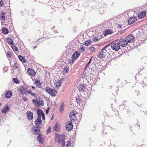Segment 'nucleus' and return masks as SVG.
I'll return each mask as SVG.
<instances>
[{
	"label": "nucleus",
	"instance_id": "nucleus-47",
	"mask_svg": "<svg viewBox=\"0 0 147 147\" xmlns=\"http://www.w3.org/2000/svg\"><path fill=\"white\" fill-rule=\"evenodd\" d=\"M61 80H60L59 82L58 83V85L59 87L60 86L61 84Z\"/></svg>",
	"mask_w": 147,
	"mask_h": 147
},
{
	"label": "nucleus",
	"instance_id": "nucleus-37",
	"mask_svg": "<svg viewBox=\"0 0 147 147\" xmlns=\"http://www.w3.org/2000/svg\"><path fill=\"white\" fill-rule=\"evenodd\" d=\"M125 105H126L125 103H124L121 104V105H120L119 107H120V109H123L125 107Z\"/></svg>",
	"mask_w": 147,
	"mask_h": 147
},
{
	"label": "nucleus",
	"instance_id": "nucleus-3",
	"mask_svg": "<svg viewBox=\"0 0 147 147\" xmlns=\"http://www.w3.org/2000/svg\"><path fill=\"white\" fill-rule=\"evenodd\" d=\"M45 89L46 91L51 96H54L56 95V92L55 89H51L49 87H46Z\"/></svg>",
	"mask_w": 147,
	"mask_h": 147
},
{
	"label": "nucleus",
	"instance_id": "nucleus-13",
	"mask_svg": "<svg viewBox=\"0 0 147 147\" xmlns=\"http://www.w3.org/2000/svg\"><path fill=\"white\" fill-rule=\"evenodd\" d=\"M10 108L7 105H6L2 109L1 112L3 113H7L9 110Z\"/></svg>",
	"mask_w": 147,
	"mask_h": 147
},
{
	"label": "nucleus",
	"instance_id": "nucleus-61",
	"mask_svg": "<svg viewBox=\"0 0 147 147\" xmlns=\"http://www.w3.org/2000/svg\"><path fill=\"white\" fill-rule=\"evenodd\" d=\"M53 119V117H52L51 118V120H52Z\"/></svg>",
	"mask_w": 147,
	"mask_h": 147
},
{
	"label": "nucleus",
	"instance_id": "nucleus-7",
	"mask_svg": "<svg viewBox=\"0 0 147 147\" xmlns=\"http://www.w3.org/2000/svg\"><path fill=\"white\" fill-rule=\"evenodd\" d=\"M118 42L120 46H121L123 47H126L128 44L126 40L124 38L119 39Z\"/></svg>",
	"mask_w": 147,
	"mask_h": 147
},
{
	"label": "nucleus",
	"instance_id": "nucleus-9",
	"mask_svg": "<svg viewBox=\"0 0 147 147\" xmlns=\"http://www.w3.org/2000/svg\"><path fill=\"white\" fill-rule=\"evenodd\" d=\"M73 125L71 122L68 121L66 124V129L68 131H71L73 128Z\"/></svg>",
	"mask_w": 147,
	"mask_h": 147
},
{
	"label": "nucleus",
	"instance_id": "nucleus-25",
	"mask_svg": "<svg viewBox=\"0 0 147 147\" xmlns=\"http://www.w3.org/2000/svg\"><path fill=\"white\" fill-rule=\"evenodd\" d=\"M2 31L3 34H7L8 32V30L6 28H3L2 29Z\"/></svg>",
	"mask_w": 147,
	"mask_h": 147
},
{
	"label": "nucleus",
	"instance_id": "nucleus-63",
	"mask_svg": "<svg viewBox=\"0 0 147 147\" xmlns=\"http://www.w3.org/2000/svg\"><path fill=\"white\" fill-rule=\"evenodd\" d=\"M1 104H2L1 103H0V107L1 106Z\"/></svg>",
	"mask_w": 147,
	"mask_h": 147
},
{
	"label": "nucleus",
	"instance_id": "nucleus-19",
	"mask_svg": "<svg viewBox=\"0 0 147 147\" xmlns=\"http://www.w3.org/2000/svg\"><path fill=\"white\" fill-rule=\"evenodd\" d=\"M42 123L41 120L37 119L35 121V124L36 127L37 128H38L40 126V125H41Z\"/></svg>",
	"mask_w": 147,
	"mask_h": 147
},
{
	"label": "nucleus",
	"instance_id": "nucleus-46",
	"mask_svg": "<svg viewBox=\"0 0 147 147\" xmlns=\"http://www.w3.org/2000/svg\"><path fill=\"white\" fill-rule=\"evenodd\" d=\"M41 115H38V117L37 119L41 120Z\"/></svg>",
	"mask_w": 147,
	"mask_h": 147
},
{
	"label": "nucleus",
	"instance_id": "nucleus-52",
	"mask_svg": "<svg viewBox=\"0 0 147 147\" xmlns=\"http://www.w3.org/2000/svg\"><path fill=\"white\" fill-rule=\"evenodd\" d=\"M92 57L90 59L89 62H88V64H89L90 63L91 60L92 59Z\"/></svg>",
	"mask_w": 147,
	"mask_h": 147
},
{
	"label": "nucleus",
	"instance_id": "nucleus-21",
	"mask_svg": "<svg viewBox=\"0 0 147 147\" xmlns=\"http://www.w3.org/2000/svg\"><path fill=\"white\" fill-rule=\"evenodd\" d=\"M7 42L11 46L13 45L14 43L11 38L8 37L6 39Z\"/></svg>",
	"mask_w": 147,
	"mask_h": 147
},
{
	"label": "nucleus",
	"instance_id": "nucleus-23",
	"mask_svg": "<svg viewBox=\"0 0 147 147\" xmlns=\"http://www.w3.org/2000/svg\"><path fill=\"white\" fill-rule=\"evenodd\" d=\"M35 84H36L37 86L40 88L41 87V85L42 84V83H40V81L38 80H36L35 81Z\"/></svg>",
	"mask_w": 147,
	"mask_h": 147
},
{
	"label": "nucleus",
	"instance_id": "nucleus-51",
	"mask_svg": "<svg viewBox=\"0 0 147 147\" xmlns=\"http://www.w3.org/2000/svg\"><path fill=\"white\" fill-rule=\"evenodd\" d=\"M49 108L47 110H46V113L47 114L49 113Z\"/></svg>",
	"mask_w": 147,
	"mask_h": 147
},
{
	"label": "nucleus",
	"instance_id": "nucleus-57",
	"mask_svg": "<svg viewBox=\"0 0 147 147\" xmlns=\"http://www.w3.org/2000/svg\"><path fill=\"white\" fill-rule=\"evenodd\" d=\"M57 30H55L54 31V32L55 33H57Z\"/></svg>",
	"mask_w": 147,
	"mask_h": 147
},
{
	"label": "nucleus",
	"instance_id": "nucleus-38",
	"mask_svg": "<svg viewBox=\"0 0 147 147\" xmlns=\"http://www.w3.org/2000/svg\"><path fill=\"white\" fill-rule=\"evenodd\" d=\"M96 49L94 47H91L89 49V51H94Z\"/></svg>",
	"mask_w": 147,
	"mask_h": 147
},
{
	"label": "nucleus",
	"instance_id": "nucleus-49",
	"mask_svg": "<svg viewBox=\"0 0 147 147\" xmlns=\"http://www.w3.org/2000/svg\"><path fill=\"white\" fill-rule=\"evenodd\" d=\"M42 120H45V115L44 114L42 115Z\"/></svg>",
	"mask_w": 147,
	"mask_h": 147
},
{
	"label": "nucleus",
	"instance_id": "nucleus-1",
	"mask_svg": "<svg viewBox=\"0 0 147 147\" xmlns=\"http://www.w3.org/2000/svg\"><path fill=\"white\" fill-rule=\"evenodd\" d=\"M65 136L63 134L60 135L59 134L56 133L55 142L61 144L64 141Z\"/></svg>",
	"mask_w": 147,
	"mask_h": 147
},
{
	"label": "nucleus",
	"instance_id": "nucleus-16",
	"mask_svg": "<svg viewBox=\"0 0 147 147\" xmlns=\"http://www.w3.org/2000/svg\"><path fill=\"white\" fill-rule=\"evenodd\" d=\"M27 72L28 74L31 76H34L36 74L35 71L33 69L30 68L28 69Z\"/></svg>",
	"mask_w": 147,
	"mask_h": 147
},
{
	"label": "nucleus",
	"instance_id": "nucleus-34",
	"mask_svg": "<svg viewBox=\"0 0 147 147\" xmlns=\"http://www.w3.org/2000/svg\"><path fill=\"white\" fill-rule=\"evenodd\" d=\"M53 130L57 132H59L60 129L59 127L57 125H56L53 128Z\"/></svg>",
	"mask_w": 147,
	"mask_h": 147
},
{
	"label": "nucleus",
	"instance_id": "nucleus-20",
	"mask_svg": "<svg viewBox=\"0 0 147 147\" xmlns=\"http://www.w3.org/2000/svg\"><path fill=\"white\" fill-rule=\"evenodd\" d=\"M12 95V92L11 91L9 90L5 93V97L7 98H10Z\"/></svg>",
	"mask_w": 147,
	"mask_h": 147
},
{
	"label": "nucleus",
	"instance_id": "nucleus-43",
	"mask_svg": "<svg viewBox=\"0 0 147 147\" xmlns=\"http://www.w3.org/2000/svg\"><path fill=\"white\" fill-rule=\"evenodd\" d=\"M27 93H28V94L31 95V94L32 93V91L31 90H27Z\"/></svg>",
	"mask_w": 147,
	"mask_h": 147
},
{
	"label": "nucleus",
	"instance_id": "nucleus-55",
	"mask_svg": "<svg viewBox=\"0 0 147 147\" xmlns=\"http://www.w3.org/2000/svg\"><path fill=\"white\" fill-rule=\"evenodd\" d=\"M107 128L109 129H111V127L109 126L107 127Z\"/></svg>",
	"mask_w": 147,
	"mask_h": 147
},
{
	"label": "nucleus",
	"instance_id": "nucleus-30",
	"mask_svg": "<svg viewBox=\"0 0 147 147\" xmlns=\"http://www.w3.org/2000/svg\"><path fill=\"white\" fill-rule=\"evenodd\" d=\"M85 49V47L82 45H81L79 48V51L81 52H83Z\"/></svg>",
	"mask_w": 147,
	"mask_h": 147
},
{
	"label": "nucleus",
	"instance_id": "nucleus-28",
	"mask_svg": "<svg viewBox=\"0 0 147 147\" xmlns=\"http://www.w3.org/2000/svg\"><path fill=\"white\" fill-rule=\"evenodd\" d=\"M64 108V105L63 103L61 104L59 109V111L61 112H62Z\"/></svg>",
	"mask_w": 147,
	"mask_h": 147
},
{
	"label": "nucleus",
	"instance_id": "nucleus-45",
	"mask_svg": "<svg viewBox=\"0 0 147 147\" xmlns=\"http://www.w3.org/2000/svg\"><path fill=\"white\" fill-rule=\"evenodd\" d=\"M61 147H64V146H65V144L64 141L63 142H61Z\"/></svg>",
	"mask_w": 147,
	"mask_h": 147
},
{
	"label": "nucleus",
	"instance_id": "nucleus-62",
	"mask_svg": "<svg viewBox=\"0 0 147 147\" xmlns=\"http://www.w3.org/2000/svg\"><path fill=\"white\" fill-rule=\"evenodd\" d=\"M116 41H117V42H118V40H116Z\"/></svg>",
	"mask_w": 147,
	"mask_h": 147
},
{
	"label": "nucleus",
	"instance_id": "nucleus-31",
	"mask_svg": "<svg viewBox=\"0 0 147 147\" xmlns=\"http://www.w3.org/2000/svg\"><path fill=\"white\" fill-rule=\"evenodd\" d=\"M75 61V60L74 59H73L71 58V59H69L68 60V63H69V64H70L71 65H72L74 62Z\"/></svg>",
	"mask_w": 147,
	"mask_h": 147
},
{
	"label": "nucleus",
	"instance_id": "nucleus-44",
	"mask_svg": "<svg viewBox=\"0 0 147 147\" xmlns=\"http://www.w3.org/2000/svg\"><path fill=\"white\" fill-rule=\"evenodd\" d=\"M50 128H49L47 130V131H46V133L47 134H49V133H50Z\"/></svg>",
	"mask_w": 147,
	"mask_h": 147
},
{
	"label": "nucleus",
	"instance_id": "nucleus-39",
	"mask_svg": "<svg viewBox=\"0 0 147 147\" xmlns=\"http://www.w3.org/2000/svg\"><path fill=\"white\" fill-rule=\"evenodd\" d=\"M3 0H1L0 1V7H2L3 5Z\"/></svg>",
	"mask_w": 147,
	"mask_h": 147
},
{
	"label": "nucleus",
	"instance_id": "nucleus-58",
	"mask_svg": "<svg viewBox=\"0 0 147 147\" xmlns=\"http://www.w3.org/2000/svg\"><path fill=\"white\" fill-rule=\"evenodd\" d=\"M32 87L33 89H34L35 88V87L34 86H32Z\"/></svg>",
	"mask_w": 147,
	"mask_h": 147
},
{
	"label": "nucleus",
	"instance_id": "nucleus-22",
	"mask_svg": "<svg viewBox=\"0 0 147 147\" xmlns=\"http://www.w3.org/2000/svg\"><path fill=\"white\" fill-rule=\"evenodd\" d=\"M112 33V31L109 29L105 30L103 34L105 36H106L109 34H111Z\"/></svg>",
	"mask_w": 147,
	"mask_h": 147
},
{
	"label": "nucleus",
	"instance_id": "nucleus-29",
	"mask_svg": "<svg viewBox=\"0 0 147 147\" xmlns=\"http://www.w3.org/2000/svg\"><path fill=\"white\" fill-rule=\"evenodd\" d=\"M37 113L38 115H41V116L44 114V113L41 110L39 109H38L37 110Z\"/></svg>",
	"mask_w": 147,
	"mask_h": 147
},
{
	"label": "nucleus",
	"instance_id": "nucleus-33",
	"mask_svg": "<svg viewBox=\"0 0 147 147\" xmlns=\"http://www.w3.org/2000/svg\"><path fill=\"white\" fill-rule=\"evenodd\" d=\"M91 42V40H87L86 41H85L84 45L85 46H87L90 44Z\"/></svg>",
	"mask_w": 147,
	"mask_h": 147
},
{
	"label": "nucleus",
	"instance_id": "nucleus-42",
	"mask_svg": "<svg viewBox=\"0 0 147 147\" xmlns=\"http://www.w3.org/2000/svg\"><path fill=\"white\" fill-rule=\"evenodd\" d=\"M23 99L24 101H27L28 100V98H27L25 97L24 96L23 97Z\"/></svg>",
	"mask_w": 147,
	"mask_h": 147
},
{
	"label": "nucleus",
	"instance_id": "nucleus-2",
	"mask_svg": "<svg viewBox=\"0 0 147 147\" xmlns=\"http://www.w3.org/2000/svg\"><path fill=\"white\" fill-rule=\"evenodd\" d=\"M33 134L36 135H38L37 136V140L39 143L42 144V135L40 134V129H34L33 131Z\"/></svg>",
	"mask_w": 147,
	"mask_h": 147
},
{
	"label": "nucleus",
	"instance_id": "nucleus-4",
	"mask_svg": "<svg viewBox=\"0 0 147 147\" xmlns=\"http://www.w3.org/2000/svg\"><path fill=\"white\" fill-rule=\"evenodd\" d=\"M109 53L103 47L101 51L99 53L98 57L102 59L105 57L106 55H109Z\"/></svg>",
	"mask_w": 147,
	"mask_h": 147
},
{
	"label": "nucleus",
	"instance_id": "nucleus-41",
	"mask_svg": "<svg viewBox=\"0 0 147 147\" xmlns=\"http://www.w3.org/2000/svg\"><path fill=\"white\" fill-rule=\"evenodd\" d=\"M13 67L14 68V69H16L18 68L17 66H16V63H15Z\"/></svg>",
	"mask_w": 147,
	"mask_h": 147
},
{
	"label": "nucleus",
	"instance_id": "nucleus-11",
	"mask_svg": "<svg viewBox=\"0 0 147 147\" xmlns=\"http://www.w3.org/2000/svg\"><path fill=\"white\" fill-rule=\"evenodd\" d=\"M80 55V53L78 51H76L73 54L71 57V58L73 59H74L75 61L78 58Z\"/></svg>",
	"mask_w": 147,
	"mask_h": 147
},
{
	"label": "nucleus",
	"instance_id": "nucleus-59",
	"mask_svg": "<svg viewBox=\"0 0 147 147\" xmlns=\"http://www.w3.org/2000/svg\"><path fill=\"white\" fill-rule=\"evenodd\" d=\"M55 26H53L52 28L51 29H53L54 28H55Z\"/></svg>",
	"mask_w": 147,
	"mask_h": 147
},
{
	"label": "nucleus",
	"instance_id": "nucleus-17",
	"mask_svg": "<svg viewBox=\"0 0 147 147\" xmlns=\"http://www.w3.org/2000/svg\"><path fill=\"white\" fill-rule=\"evenodd\" d=\"M146 12L145 11H143L142 12L139 13L138 15V17L139 19H141L144 18L146 16Z\"/></svg>",
	"mask_w": 147,
	"mask_h": 147
},
{
	"label": "nucleus",
	"instance_id": "nucleus-14",
	"mask_svg": "<svg viewBox=\"0 0 147 147\" xmlns=\"http://www.w3.org/2000/svg\"><path fill=\"white\" fill-rule=\"evenodd\" d=\"M0 18L1 23H4L5 17V13L3 12V11L0 14Z\"/></svg>",
	"mask_w": 147,
	"mask_h": 147
},
{
	"label": "nucleus",
	"instance_id": "nucleus-56",
	"mask_svg": "<svg viewBox=\"0 0 147 147\" xmlns=\"http://www.w3.org/2000/svg\"><path fill=\"white\" fill-rule=\"evenodd\" d=\"M69 146H70V145H69V144H67L66 145V147H69Z\"/></svg>",
	"mask_w": 147,
	"mask_h": 147
},
{
	"label": "nucleus",
	"instance_id": "nucleus-32",
	"mask_svg": "<svg viewBox=\"0 0 147 147\" xmlns=\"http://www.w3.org/2000/svg\"><path fill=\"white\" fill-rule=\"evenodd\" d=\"M37 103L39 105L41 106H43L44 105V103L43 100H41L38 101Z\"/></svg>",
	"mask_w": 147,
	"mask_h": 147
},
{
	"label": "nucleus",
	"instance_id": "nucleus-50",
	"mask_svg": "<svg viewBox=\"0 0 147 147\" xmlns=\"http://www.w3.org/2000/svg\"><path fill=\"white\" fill-rule=\"evenodd\" d=\"M36 93H32L31 94V95L32 96H33L34 97H36Z\"/></svg>",
	"mask_w": 147,
	"mask_h": 147
},
{
	"label": "nucleus",
	"instance_id": "nucleus-36",
	"mask_svg": "<svg viewBox=\"0 0 147 147\" xmlns=\"http://www.w3.org/2000/svg\"><path fill=\"white\" fill-rule=\"evenodd\" d=\"M13 80L14 83L16 84L19 83V81L17 78H13Z\"/></svg>",
	"mask_w": 147,
	"mask_h": 147
},
{
	"label": "nucleus",
	"instance_id": "nucleus-40",
	"mask_svg": "<svg viewBox=\"0 0 147 147\" xmlns=\"http://www.w3.org/2000/svg\"><path fill=\"white\" fill-rule=\"evenodd\" d=\"M81 102V101L80 100L79 98L78 97V98H76V102L78 104L80 103V102Z\"/></svg>",
	"mask_w": 147,
	"mask_h": 147
},
{
	"label": "nucleus",
	"instance_id": "nucleus-64",
	"mask_svg": "<svg viewBox=\"0 0 147 147\" xmlns=\"http://www.w3.org/2000/svg\"><path fill=\"white\" fill-rule=\"evenodd\" d=\"M146 114H147V113H146Z\"/></svg>",
	"mask_w": 147,
	"mask_h": 147
},
{
	"label": "nucleus",
	"instance_id": "nucleus-8",
	"mask_svg": "<svg viewBox=\"0 0 147 147\" xmlns=\"http://www.w3.org/2000/svg\"><path fill=\"white\" fill-rule=\"evenodd\" d=\"M19 90L20 92L22 95H24V94H25L26 95H28V94L27 92V89L26 88L21 87L20 88Z\"/></svg>",
	"mask_w": 147,
	"mask_h": 147
},
{
	"label": "nucleus",
	"instance_id": "nucleus-24",
	"mask_svg": "<svg viewBox=\"0 0 147 147\" xmlns=\"http://www.w3.org/2000/svg\"><path fill=\"white\" fill-rule=\"evenodd\" d=\"M18 58L19 60L22 62H26V60L21 55H19L18 56Z\"/></svg>",
	"mask_w": 147,
	"mask_h": 147
},
{
	"label": "nucleus",
	"instance_id": "nucleus-26",
	"mask_svg": "<svg viewBox=\"0 0 147 147\" xmlns=\"http://www.w3.org/2000/svg\"><path fill=\"white\" fill-rule=\"evenodd\" d=\"M110 47H111L110 43L105 46L104 47V48L109 53V52L110 51V48H109Z\"/></svg>",
	"mask_w": 147,
	"mask_h": 147
},
{
	"label": "nucleus",
	"instance_id": "nucleus-6",
	"mask_svg": "<svg viewBox=\"0 0 147 147\" xmlns=\"http://www.w3.org/2000/svg\"><path fill=\"white\" fill-rule=\"evenodd\" d=\"M126 39L128 43H133L134 42L135 37L133 35L130 34L126 37Z\"/></svg>",
	"mask_w": 147,
	"mask_h": 147
},
{
	"label": "nucleus",
	"instance_id": "nucleus-60",
	"mask_svg": "<svg viewBox=\"0 0 147 147\" xmlns=\"http://www.w3.org/2000/svg\"><path fill=\"white\" fill-rule=\"evenodd\" d=\"M36 46L34 47H33V48H34V49H36Z\"/></svg>",
	"mask_w": 147,
	"mask_h": 147
},
{
	"label": "nucleus",
	"instance_id": "nucleus-54",
	"mask_svg": "<svg viewBox=\"0 0 147 147\" xmlns=\"http://www.w3.org/2000/svg\"><path fill=\"white\" fill-rule=\"evenodd\" d=\"M89 64H88V63L86 65V66L85 67V68L86 69V68L88 66Z\"/></svg>",
	"mask_w": 147,
	"mask_h": 147
},
{
	"label": "nucleus",
	"instance_id": "nucleus-5",
	"mask_svg": "<svg viewBox=\"0 0 147 147\" xmlns=\"http://www.w3.org/2000/svg\"><path fill=\"white\" fill-rule=\"evenodd\" d=\"M110 44L112 49L115 51H118L120 49V46L119 43L112 42Z\"/></svg>",
	"mask_w": 147,
	"mask_h": 147
},
{
	"label": "nucleus",
	"instance_id": "nucleus-35",
	"mask_svg": "<svg viewBox=\"0 0 147 147\" xmlns=\"http://www.w3.org/2000/svg\"><path fill=\"white\" fill-rule=\"evenodd\" d=\"M11 47L13 51H14L15 52L18 51V48L15 45L12 46Z\"/></svg>",
	"mask_w": 147,
	"mask_h": 147
},
{
	"label": "nucleus",
	"instance_id": "nucleus-53",
	"mask_svg": "<svg viewBox=\"0 0 147 147\" xmlns=\"http://www.w3.org/2000/svg\"><path fill=\"white\" fill-rule=\"evenodd\" d=\"M32 102L33 103H34L35 102H36V100L35 99H33L32 100Z\"/></svg>",
	"mask_w": 147,
	"mask_h": 147
},
{
	"label": "nucleus",
	"instance_id": "nucleus-48",
	"mask_svg": "<svg viewBox=\"0 0 147 147\" xmlns=\"http://www.w3.org/2000/svg\"><path fill=\"white\" fill-rule=\"evenodd\" d=\"M98 39L96 37H94L93 39V40L94 41V42H96L98 40Z\"/></svg>",
	"mask_w": 147,
	"mask_h": 147
},
{
	"label": "nucleus",
	"instance_id": "nucleus-10",
	"mask_svg": "<svg viewBox=\"0 0 147 147\" xmlns=\"http://www.w3.org/2000/svg\"><path fill=\"white\" fill-rule=\"evenodd\" d=\"M78 89L80 92H84L86 90L87 88L85 87V85L82 84L80 85Z\"/></svg>",
	"mask_w": 147,
	"mask_h": 147
},
{
	"label": "nucleus",
	"instance_id": "nucleus-18",
	"mask_svg": "<svg viewBox=\"0 0 147 147\" xmlns=\"http://www.w3.org/2000/svg\"><path fill=\"white\" fill-rule=\"evenodd\" d=\"M27 113L28 114L27 117L28 119L29 120H32L33 118L32 113L30 111H28L27 112Z\"/></svg>",
	"mask_w": 147,
	"mask_h": 147
},
{
	"label": "nucleus",
	"instance_id": "nucleus-15",
	"mask_svg": "<svg viewBox=\"0 0 147 147\" xmlns=\"http://www.w3.org/2000/svg\"><path fill=\"white\" fill-rule=\"evenodd\" d=\"M69 117L71 121H74L76 118L75 113L74 111L71 112L69 114Z\"/></svg>",
	"mask_w": 147,
	"mask_h": 147
},
{
	"label": "nucleus",
	"instance_id": "nucleus-12",
	"mask_svg": "<svg viewBox=\"0 0 147 147\" xmlns=\"http://www.w3.org/2000/svg\"><path fill=\"white\" fill-rule=\"evenodd\" d=\"M137 20V17H131L130 18L128 21L129 24H133Z\"/></svg>",
	"mask_w": 147,
	"mask_h": 147
},
{
	"label": "nucleus",
	"instance_id": "nucleus-27",
	"mask_svg": "<svg viewBox=\"0 0 147 147\" xmlns=\"http://www.w3.org/2000/svg\"><path fill=\"white\" fill-rule=\"evenodd\" d=\"M69 67L67 66H66L64 67L63 68L64 70L63 71V72L64 74L68 72L69 70Z\"/></svg>",
	"mask_w": 147,
	"mask_h": 147
}]
</instances>
